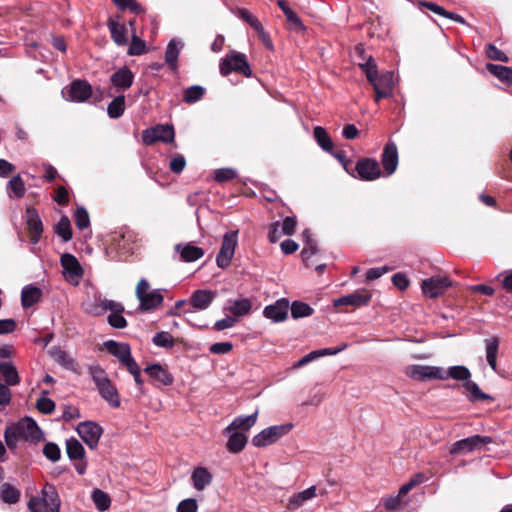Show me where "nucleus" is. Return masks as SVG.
I'll list each match as a JSON object with an SVG mask.
<instances>
[{
  "label": "nucleus",
  "mask_w": 512,
  "mask_h": 512,
  "mask_svg": "<svg viewBox=\"0 0 512 512\" xmlns=\"http://www.w3.org/2000/svg\"><path fill=\"white\" fill-rule=\"evenodd\" d=\"M55 233L62 238L64 242L71 240L72 229L71 223L67 216L61 217L57 225L55 226Z\"/></svg>",
  "instance_id": "nucleus-47"
},
{
  "label": "nucleus",
  "mask_w": 512,
  "mask_h": 512,
  "mask_svg": "<svg viewBox=\"0 0 512 512\" xmlns=\"http://www.w3.org/2000/svg\"><path fill=\"white\" fill-rule=\"evenodd\" d=\"M107 311L123 312L124 307L121 303L115 302L105 298H96L95 302L91 305L89 312L94 316H101Z\"/></svg>",
  "instance_id": "nucleus-23"
},
{
  "label": "nucleus",
  "mask_w": 512,
  "mask_h": 512,
  "mask_svg": "<svg viewBox=\"0 0 512 512\" xmlns=\"http://www.w3.org/2000/svg\"><path fill=\"white\" fill-rule=\"evenodd\" d=\"M427 480V477L424 473H416L414 474L407 483L403 484L400 487V494L407 495L414 487L424 483Z\"/></svg>",
  "instance_id": "nucleus-50"
},
{
  "label": "nucleus",
  "mask_w": 512,
  "mask_h": 512,
  "mask_svg": "<svg viewBox=\"0 0 512 512\" xmlns=\"http://www.w3.org/2000/svg\"><path fill=\"white\" fill-rule=\"evenodd\" d=\"M471 373L469 369L465 366L457 365L452 366L448 370L444 369V377L441 380H447L448 378H452L457 381H468L470 379Z\"/></svg>",
  "instance_id": "nucleus-37"
},
{
  "label": "nucleus",
  "mask_w": 512,
  "mask_h": 512,
  "mask_svg": "<svg viewBox=\"0 0 512 512\" xmlns=\"http://www.w3.org/2000/svg\"><path fill=\"white\" fill-rule=\"evenodd\" d=\"M61 265L63 267L64 274L67 275L70 280L74 278L78 279L83 274V269L81 268L77 258L72 254H63L61 256Z\"/></svg>",
  "instance_id": "nucleus-26"
},
{
  "label": "nucleus",
  "mask_w": 512,
  "mask_h": 512,
  "mask_svg": "<svg viewBox=\"0 0 512 512\" xmlns=\"http://www.w3.org/2000/svg\"><path fill=\"white\" fill-rule=\"evenodd\" d=\"M122 313L123 312L112 311L107 318L109 325L116 329L125 328L127 326V321L123 317Z\"/></svg>",
  "instance_id": "nucleus-61"
},
{
  "label": "nucleus",
  "mask_w": 512,
  "mask_h": 512,
  "mask_svg": "<svg viewBox=\"0 0 512 512\" xmlns=\"http://www.w3.org/2000/svg\"><path fill=\"white\" fill-rule=\"evenodd\" d=\"M205 93V89L202 86L194 85L191 87H188L184 91L183 100L186 103L192 104L197 101H199Z\"/></svg>",
  "instance_id": "nucleus-48"
},
{
  "label": "nucleus",
  "mask_w": 512,
  "mask_h": 512,
  "mask_svg": "<svg viewBox=\"0 0 512 512\" xmlns=\"http://www.w3.org/2000/svg\"><path fill=\"white\" fill-rule=\"evenodd\" d=\"M176 512H198V503L194 498H186L180 501L176 507Z\"/></svg>",
  "instance_id": "nucleus-63"
},
{
  "label": "nucleus",
  "mask_w": 512,
  "mask_h": 512,
  "mask_svg": "<svg viewBox=\"0 0 512 512\" xmlns=\"http://www.w3.org/2000/svg\"><path fill=\"white\" fill-rule=\"evenodd\" d=\"M355 170L360 179L373 181L381 176L379 163L372 158L360 159L355 166Z\"/></svg>",
  "instance_id": "nucleus-16"
},
{
  "label": "nucleus",
  "mask_w": 512,
  "mask_h": 512,
  "mask_svg": "<svg viewBox=\"0 0 512 512\" xmlns=\"http://www.w3.org/2000/svg\"><path fill=\"white\" fill-rule=\"evenodd\" d=\"M313 309L306 303L294 301L291 305V315L294 319L312 315Z\"/></svg>",
  "instance_id": "nucleus-49"
},
{
  "label": "nucleus",
  "mask_w": 512,
  "mask_h": 512,
  "mask_svg": "<svg viewBox=\"0 0 512 512\" xmlns=\"http://www.w3.org/2000/svg\"><path fill=\"white\" fill-rule=\"evenodd\" d=\"M77 432L81 439L86 443L89 448L94 449L97 447L99 439L103 433L102 427L93 421L81 422L77 427Z\"/></svg>",
  "instance_id": "nucleus-13"
},
{
  "label": "nucleus",
  "mask_w": 512,
  "mask_h": 512,
  "mask_svg": "<svg viewBox=\"0 0 512 512\" xmlns=\"http://www.w3.org/2000/svg\"><path fill=\"white\" fill-rule=\"evenodd\" d=\"M450 285L451 281L447 276H434L424 280L421 287L425 296L436 298L442 295Z\"/></svg>",
  "instance_id": "nucleus-15"
},
{
  "label": "nucleus",
  "mask_w": 512,
  "mask_h": 512,
  "mask_svg": "<svg viewBox=\"0 0 512 512\" xmlns=\"http://www.w3.org/2000/svg\"><path fill=\"white\" fill-rule=\"evenodd\" d=\"M104 347L106 350L116 357L118 361L123 365L126 369L129 365H133L136 363L135 359L131 355V348L127 343H120L114 340H107L104 342Z\"/></svg>",
  "instance_id": "nucleus-14"
},
{
  "label": "nucleus",
  "mask_w": 512,
  "mask_h": 512,
  "mask_svg": "<svg viewBox=\"0 0 512 512\" xmlns=\"http://www.w3.org/2000/svg\"><path fill=\"white\" fill-rule=\"evenodd\" d=\"M0 380H3L9 386L19 384L20 377L16 367L11 362L0 361Z\"/></svg>",
  "instance_id": "nucleus-30"
},
{
  "label": "nucleus",
  "mask_w": 512,
  "mask_h": 512,
  "mask_svg": "<svg viewBox=\"0 0 512 512\" xmlns=\"http://www.w3.org/2000/svg\"><path fill=\"white\" fill-rule=\"evenodd\" d=\"M257 418L258 411L248 416H238L223 430V434L228 436L226 448L229 452L239 453L245 448L248 441L245 432L255 425Z\"/></svg>",
  "instance_id": "nucleus-1"
},
{
  "label": "nucleus",
  "mask_w": 512,
  "mask_h": 512,
  "mask_svg": "<svg viewBox=\"0 0 512 512\" xmlns=\"http://www.w3.org/2000/svg\"><path fill=\"white\" fill-rule=\"evenodd\" d=\"M213 476L205 467H196L191 474V482L197 491H203L211 484Z\"/></svg>",
  "instance_id": "nucleus-27"
},
{
  "label": "nucleus",
  "mask_w": 512,
  "mask_h": 512,
  "mask_svg": "<svg viewBox=\"0 0 512 512\" xmlns=\"http://www.w3.org/2000/svg\"><path fill=\"white\" fill-rule=\"evenodd\" d=\"M288 309L289 301L285 298H281L275 303L266 306L263 310V315L273 322H282L287 319Z\"/></svg>",
  "instance_id": "nucleus-17"
},
{
  "label": "nucleus",
  "mask_w": 512,
  "mask_h": 512,
  "mask_svg": "<svg viewBox=\"0 0 512 512\" xmlns=\"http://www.w3.org/2000/svg\"><path fill=\"white\" fill-rule=\"evenodd\" d=\"M175 137L174 128L171 125H157L152 128L143 130L142 142L145 145H152L157 141L164 143L173 142Z\"/></svg>",
  "instance_id": "nucleus-10"
},
{
  "label": "nucleus",
  "mask_w": 512,
  "mask_h": 512,
  "mask_svg": "<svg viewBox=\"0 0 512 512\" xmlns=\"http://www.w3.org/2000/svg\"><path fill=\"white\" fill-rule=\"evenodd\" d=\"M313 134L316 142L324 151L331 152L333 150V142L331 137L323 127L316 126L314 128Z\"/></svg>",
  "instance_id": "nucleus-39"
},
{
  "label": "nucleus",
  "mask_w": 512,
  "mask_h": 512,
  "mask_svg": "<svg viewBox=\"0 0 512 512\" xmlns=\"http://www.w3.org/2000/svg\"><path fill=\"white\" fill-rule=\"evenodd\" d=\"M371 300L370 292L366 290H358L351 294L342 296L334 300V306L349 305L353 307H361L367 305Z\"/></svg>",
  "instance_id": "nucleus-18"
},
{
  "label": "nucleus",
  "mask_w": 512,
  "mask_h": 512,
  "mask_svg": "<svg viewBox=\"0 0 512 512\" xmlns=\"http://www.w3.org/2000/svg\"><path fill=\"white\" fill-rule=\"evenodd\" d=\"M237 244L238 230L228 231L224 234L221 248L216 257V263L219 268L225 269L230 266Z\"/></svg>",
  "instance_id": "nucleus-7"
},
{
  "label": "nucleus",
  "mask_w": 512,
  "mask_h": 512,
  "mask_svg": "<svg viewBox=\"0 0 512 512\" xmlns=\"http://www.w3.org/2000/svg\"><path fill=\"white\" fill-rule=\"evenodd\" d=\"M487 70L501 82L512 86V68L508 66L488 63Z\"/></svg>",
  "instance_id": "nucleus-34"
},
{
  "label": "nucleus",
  "mask_w": 512,
  "mask_h": 512,
  "mask_svg": "<svg viewBox=\"0 0 512 512\" xmlns=\"http://www.w3.org/2000/svg\"><path fill=\"white\" fill-rule=\"evenodd\" d=\"M491 442L492 439L488 436L473 435L453 443L449 449V453L451 455L469 453L474 450H478Z\"/></svg>",
  "instance_id": "nucleus-11"
},
{
  "label": "nucleus",
  "mask_w": 512,
  "mask_h": 512,
  "mask_svg": "<svg viewBox=\"0 0 512 512\" xmlns=\"http://www.w3.org/2000/svg\"><path fill=\"white\" fill-rule=\"evenodd\" d=\"M237 173L232 168H220L215 170L214 179L218 183L227 182L236 178Z\"/></svg>",
  "instance_id": "nucleus-56"
},
{
  "label": "nucleus",
  "mask_w": 512,
  "mask_h": 512,
  "mask_svg": "<svg viewBox=\"0 0 512 512\" xmlns=\"http://www.w3.org/2000/svg\"><path fill=\"white\" fill-rule=\"evenodd\" d=\"M463 387L468 392V397L471 401L491 400L492 399L491 396L483 393L480 390L479 386L471 380L464 382Z\"/></svg>",
  "instance_id": "nucleus-45"
},
{
  "label": "nucleus",
  "mask_w": 512,
  "mask_h": 512,
  "mask_svg": "<svg viewBox=\"0 0 512 512\" xmlns=\"http://www.w3.org/2000/svg\"><path fill=\"white\" fill-rule=\"evenodd\" d=\"M219 72L222 76H228L232 72L242 74L248 78L252 76V70L246 55L237 51H231L220 59Z\"/></svg>",
  "instance_id": "nucleus-5"
},
{
  "label": "nucleus",
  "mask_w": 512,
  "mask_h": 512,
  "mask_svg": "<svg viewBox=\"0 0 512 512\" xmlns=\"http://www.w3.org/2000/svg\"><path fill=\"white\" fill-rule=\"evenodd\" d=\"M108 27L113 41L119 45L124 46L128 43L126 26L114 19L108 20Z\"/></svg>",
  "instance_id": "nucleus-31"
},
{
  "label": "nucleus",
  "mask_w": 512,
  "mask_h": 512,
  "mask_svg": "<svg viewBox=\"0 0 512 512\" xmlns=\"http://www.w3.org/2000/svg\"><path fill=\"white\" fill-rule=\"evenodd\" d=\"M0 497L8 504H15L20 499V491L9 483H4L0 487Z\"/></svg>",
  "instance_id": "nucleus-40"
},
{
  "label": "nucleus",
  "mask_w": 512,
  "mask_h": 512,
  "mask_svg": "<svg viewBox=\"0 0 512 512\" xmlns=\"http://www.w3.org/2000/svg\"><path fill=\"white\" fill-rule=\"evenodd\" d=\"M384 172L387 176L392 175L398 166V150L393 142H388L383 150L381 157Z\"/></svg>",
  "instance_id": "nucleus-19"
},
{
  "label": "nucleus",
  "mask_w": 512,
  "mask_h": 512,
  "mask_svg": "<svg viewBox=\"0 0 512 512\" xmlns=\"http://www.w3.org/2000/svg\"><path fill=\"white\" fill-rule=\"evenodd\" d=\"M354 57L358 60L357 64L363 71V64L372 62L373 64H376L374 58L371 55H367L365 52V49L363 45L359 44L354 49Z\"/></svg>",
  "instance_id": "nucleus-59"
},
{
  "label": "nucleus",
  "mask_w": 512,
  "mask_h": 512,
  "mask_svg": "<svg viewBox=\"0 0 512 512\" xmlns=\"http://www.w3.org/2000/svg\"><path fill=\"white\" fill-rule=\"evenodd\" d=\"M17 424L21 431L22 439L30 442H38L42 440V432L33 419L25 418L19 421Z\"/></svg>",
  "instance_id": "nucleus-20"
},
{
  "label": "nucleus",
  "mask_w": 512,
  "mask_h": 512,
  "mask_svg": "<svg viewBox=\"0 0 512 512\" xmlns=\"http://www.w3.org/2000/svg\"><path fill=\"white\" fill-rule=\"evenodd\" d=\"M252 309V301L248 298H239L229 302L228 311L236 318L248 315Z\"/></svg>",
  "instance_id": "nucleus-32"
},
{
  "label": "nucleus",
  "mask_w": 512,
  "mask_h": 512,
  "mask_svg": "<svg viewBox=\"0 0 512 512\" xmlns=\"http://www.w3.org/2000/svg\"><path fill=\"white\" fill-rule=\"evenodd\" d=\"M145 288H149V282L142 278L136 286V297L139 301V309L141 311H151L160 307L163 303V295L159 289L152 290L148 295L142 296Z\"/></svg>",
  "instance_id": "nucleus-6"
},
{
  "label": "nucleus",
  "mask_w": 512,
  "mask_h": 512,
  "mask_svg": "<svg viewBox=\"0 0 512 512\" xmlns=\"http://www.w3.org/2000/svg\"><path fill=\"white\" fill-rule=\"evenodd\" d=\"M405 495L400 494V490L398 491V494L395 496H389L382 499V503L386 510H397L401 507L403 501L402 498Z\"/></svg>",
  "instance_id": "nucleus-62"
},
{
  "label": "nucleus",
  "mask_w": 512,
  "mask_h": 512,
  "mask_svg": "<svg viewBox=\"0 0 512 512\" xmlns=\"http://www.w3.org/2000/svg\"><path fill=\"white\" fill-rule=\"evenodd\" d=\"M146 43L136 34L132 35L131 43L128 48V54L131 56H139L146 53Z\"/></svg>",
  "instance_id": "nucleus-52"
},
{
  "label": "nucleus",
  "mask_w": 512,
  "mask_h": 512,
  "mask_svg": "<svg viewBox=\"0 0 512 512\" xmlns=\"http://www.w3.org/2000/svg\"><path fill=\"white\" fill-rule=\"evenodd\" d=\"M487 58L500 62H508L509 58L502 50L498 49L494 44H488L486 46Z\"/></svg>",
  "instance_id": "nucleus-55"
},
{
  "label": "nucleus",
  "mask_w": 512,
  "mask_h": 512,
  "mask_svg": "<svg viewBox=\"0 0 512 512\" xmlns=\"http://www.w3.org/2000/svg\"><path fill=\"white\" fill-rule=\"evenodd\" d=\"M152 341L156 346L159 347L171 348L174 346V339L172 335L165 331L156 333Z\"/></svg>",
  "instance_id": "nucleus-54"
},
{
  "label": "nucleus",
  "mask_w": 512,
  "mask_h": 512,
  "mask_svg": "<svg viewBox=\"0 0 512 512\" xmlns=\"http://www.w3.org/2000/svg\"><path fill=\"white\" fill-rule=\"evenodd\" d=\"M125 111V96L119 95L115 97L107 107V113L110 118L117 119L123 115Z\"/></svg>",
  "instance_id": "nucleus-41"
},
{
  "label": "nucleus",
  "mask_w": 512,
  "mask_h": 512,
  "mask_svg": "<svg viewBox=\"0 0 512 512\" xmlns=\"http://www.w3.org/2000/svg\"><path fill=\"white\" fill-rule=\"evenodd\" d=\"M120 10L129 9L135 14L143 12V8L135 0H112Z\"/></svg>",
  "instance_id": "nucleus-58"
},
{
  "label": "nucleus",
  "mask_w": 512,
  "mask_h": 512,
  "mask_svg": "<svg viewBox=\"0 0 512 512\" xmlns=\"http://www.w3.org/2000/svg\"><path fill=\"white\" fill-rule=\"evenodd\" d=\"M216 295L217 293L215 291L196 290L190 297V304L194 309L205 310L211 305Z\"/></svg>",
  "instance_id": "nucleus-25"
},
{
  "label": "nucleus",
  "mask_w": 512,
  "mask_h": 512,
  "mask_svg": "<svg viewBox=\"0 0 512 512\" xmlns=\"http://www.w3.org/2000/svg\"><path fill=\"white\" fill-rule=\"evenodd\" d=\"M42 290L33 285L23 287L21 292V304L24 308H29L40 301Z\"/></svg>",
  "instance_id": "nucleus-33"
},
{
  "label": "nucleus",
  "mask_w": 512,
  "mask_h": 512,
  "mask_svg": "<svg viewBox=\"0 0 512 512\" xmlns=\"http://www.w3.org/2000/svg\"><path fill=\"white\" fill-rule=\"evenodd\" d=\"M27 506L30 512H60L61 499L56 487L46 483L38 495L29 499Z\"/></svg>",
  "instance_id": "nucleus-3"
},
{
  "label": "nucleus",
  "mask_w": 512,
  "mask_h": 512,
  "mask_svg": "<svg viewBox=\"0 0 512 512\" xmlns=\"http://www.w3.org/2000/svg\"><path fill=\"white\" fill-rule=\"evenodd\" d=\"M363 72L367 80L375 90V102L378 103L382 98L389 97L393 92V72L387 71L382 74L378 73L377 65L371 61L365 63Z\"/></svg>",
  "instance_id": "nucleus-2"
},
{
  "label": "nucleus",
  "mask_w": 512,
  "mask_h": 512,
  "mask_svg": "<svg viewBox=\"0 0 512 512\" xmlns=\"http://www.w3.org/2000/svg\"><path fill=\"white\" fill-rule=\"evenodd\" d=\"M63 94L69 101L85 102L92 95V86L86 80L77 79L66 87Z\"/></svg>",
  "instance_id": "nucleus-12"
},
{
  "label": "nucleus",
  "mask_w": 512,
  "mask_h": 512,
  "mask_svg": "<svg viewBox=\"0 0 512 512\" xmlns=\"http://www.w3.org/2000/svg\"><path fill=\"white\" fill-rule=\"evenodd\" d=\"M7 192L9 197L15 198H22L25 195L26 187L20 175H16L9 180L7 183Z\"/></svg>",
  "instance_id": "nucleus-38"
},
{
  "label": "nucleus",
  "mask_w": 512,
  "mask_h": 512,
  "mask_svg": "<svg viewBox=\"0 0 512 512\" xmlns=\"http://www.w3.org/2000/svg\"><path fill=\"white\" fill-rule=\"evenodd\" d=\"M43 454L47 459H49L52 462L58 461L61 457L60 448L58 447V445L52 442L45 444L43 448Z\"/></svg>",
  "instance_id": "nucleus-60"
},
{
  "label": "nucleus",
  "mask_w": 512,
  "mask_h": 512,
  "mask_svg": "<svg viewBox=\"0 0 512 512\" xmlns=\"http://www.w3.org/2000/svg\"><path fill=\"white\" fill-rule=\"evenodd\" d=\"M499 347V341L497 338L486 340V359L489 366L496 371L497 369V352Z\"/></svg>",
  "instance_id": "nucleus-42"
},
{
  "label": "nucleus",
  "mask_w": 512,
  "mask_h": 512,
  "mask_svg": "<svg viewBox=\"0 0 512 512\" xmlns=\"http://www.w3.org/2000/svg\"><path fill=\"white\" fill-rule=\"evenodd\" d=\"M75 224L80 230L86 229L90 225L88 212L83 207H79L75 211Z\"/></svg>",
  "instance_id": "nucleus-57"
},
{
  "label": "nucleus",
  "mask_w": 512,
  "mask_h": 512,
  "mask_svg": "<svg viewBox=\"0 0 512 512\" xmlns=\"http://www.w3.org/2000/svg\"><path fill=\"white\" fill-rule=\"evenodd\" d=\"M302 236L305 240V244L301 251V256L305 264L309 266V260L313 255L317 253V245L316 242L311 238V232L309 230H304Z\"/></svg>",
  "instance_id": "nucleus-36"
},
{
  "label": "nucleus",
  "mask_w": 512,
  "mask_h": 512,
  "mask_svg": "<svg viewBox=\"0 0 512 512\" xmlns=\"http://www.w3.org/2000/svg\"><path fill=\"white\" fill-rule=\"evenodd\" d=\"M405 375L416 381L441 380L444 368L430 365L413 364L405 368Z\"/></svg>",
  "instance_id": "nucleus-9"
},
{
  "label": "nucleus",
  "mask_w": 512,
  "mask_h": 512,
  "mask_svg": "<svg viewBox=\"0 0 512 512\" xmlns=\"http://www.w3.org/2000/svg\"><path fill=\"white\" fill-rule=\"evenodd\" d=\"M133 80L134 75L128 67L120 68L110 77L111 84L122 91L129 89L133 84Z\"/></svg>",
  "instance_id": "nucleus-24"
},
{
  "label": "nucleus",
  "mask_w": 512,
  "mask_h": 512,
  "mask_svg": "<svg viewBox=\"0 0 512 512\" xmlns=\"http://www.w3.org/2000/svg\"><path fill=\"white\" fill-rule=\"evenodd\" d=\"M176 253L180 255V259L184 262H194L202 258L205 254L201 247L192 243H178L174 246Z\"/></svg>",
  "instance_id": "nucleus-21"
},
{
  "label": "nucleus",
  "mask_w": 512,
  "mask_h": 512,
  "mask_svg": "<svg viewBox=\"0 0 512 512\" xmlns=\"http://www.w3.org/2000/svg\"><path fill=\"white\" fill-rule=\"evenodd\" d=\"M285 16L291 30L297 33L303 32L305 30V26L303 25L301 19L292 9H286Z\"/></svg>",
  "instance_id": "nucleus-51"
},
{
  "label": "nucleus",
  "mask_w": 512,
  "mask_h": 512,
  "mask_svg": "<svg viewBox=\"0 0 512 512\" xmlns=\"http://www.w3.org/2000/svg\"><path fill=\"white\" fill-rule=\"evenodd\" d=\"M89 374L100 394V396L113 408L120 407V395L117 388L109 379L107 373L99 365L89 367Z\"/></svg>",
  "instance_id": "nucleus-4"
},
{
  "label": "nucleus",
  "mask_w": 512,
  "mask_h": 512,
  "mask_svg": "<svg viewBox=\"0 0 512 512\" xmlns=\"http://www.w3.org/2000/svg\"><path fill=\"white\" fill-rule=\"evenodd\" d=\"M37 409L43 414H50L55 409V403L48 397L42 396L37 400Z\"/></svg>",
  "instance_id": "nucleus-64"
},
{
  "label": "nucleus",
  "mask_w": 512,
  "mask_h": 512,
  "mask_svg": "<svg viewBox=\"0 0 512 512\" xmlns=\"http://www.w3.org/2000/svg\"><path fill=\"white\" fill-rule=\"evenodd\" d=\"M4 439L9 449H15L17 447L19 440L22 439L18 424H13L6 428Z\"/></svg>",
  "instance_id": "nucleus-43"
},
{
  "label": "nucleus",
  "mask_w": 512,
  "mask_h": 512,
  "mask_svg": "<svg viewBox=\"0 0 512 512\" xmlns=\"http://www.w3.org/2000/svg\"><path fill=\"white\" fill-rule=\"evenodd\" d=\"M292 427V424H282L265 428L252 438V444L255 447L269 446L289 433Z\"/></svg>",
  "instance_id": "nucleus-8"
},
{
  "label": "nucleus",
  "mask_w": 512,
  "mask_h": 512,
  "mask_svg": "<svg viewBox=\"0 0 512 512\" xmlns=\"http://www.w3.org/2000/svg\"><path fill=\"white\" fill-rule=\"evenodd\" d=\"M237 17L248 23L254 30L258 29L262 24L261 22L247 9L238 8L235 11Z\"/></svg>",
  "instance_id": "nucleus-53"
},
{
  "label": "nucleus",
  "mask_w": 512,
  "mask_h": 512,
  "mask_svg": "<svg viewBox=\"0 0 512 512\" xmlns=\"http://www.w3.org/2000/svg\"><path fill=\"white\" fill-rule=\"evenodd\" d=\"M92 500L99 511H106L110 508L111 498L101 489H94L92 492Z\"/></svg>",
  "instance_id": "nucleus-44"
},
{
  "label": "nucleus",
  "mask_w": 512,
  "mask_h": 512,
  "mask_svg": "<svg viewBox=\"0 0 512 512\" xmlns=\"http://www.w3.org/2000/svg\"><path fill=\"white\" fill-rule=\"evenodd\" d=\"M183 44L181 41L172 39L165 51V61L170 69L175 70L177 68V60Z\"/></svg>",
  "instance_id": "nucleus-35"
},
{
  "label": "nucleus",
  "mask_w": 512,
  "mask_h": 512,
  "mask_svg": "<svg viewBox=\"0 0 512 512\" xmlns=\"http://www.w3.org/2000/svg\"><path fill=\"white\" fill-rule=\"evenodd\" d=\"M145 372L150 378L157 381L161 385L169 386L173 383V376L160 364H152L145 368Z\"/></svg>",
  "instance_id": "nucleus-29"
},
{
  "label": "nucleus",
  "mask_w": 512,
  "mask_h": 512,
  "mask_svg": "<svg viewBox=\"0 0 512 512\" xmlns=\"http://www.w3.org/2000/svg\"><path fill=\"white\" fill-rule=\"evenodd\" d=\"M316 486H311L301 492L293 494L287 504L288 510H296L303 506L307 501L316 497Z\"/></svg>",
  "instance_id": "nucleus-28"
},
{
  "label": "nucleus",
  "mask_w": 512,
  "mask_h": 512,
  "mask_svg": "<svg viewBox=\"0 0 512 512\" xmlns=\"http://www.w3.org/2000/svg\"><path fill=\"white\" fill-rule=\"evenodd\" d=\"M27 226L30 232L31 241L36 244L42 235L43 225L37 211L28 207L26 209Z\"/></svg>",
  "instance_id": "nucleus-22"
},
{
  "label": "nucleus",
  "mask_w": 512,
  "mask_h": 512,
  "mask_svg": "<svg viewBox=\"0 0 512 512\" xmlns=\"http://www.w3.org/2000/svg\"><path fill=\"white\" fill-rule=\"evenodd\" d=\"M67 455L72 460H81L84 457L85 450L77 439H69L66 442Z\"/></svg>",
  "instance_id": "nucleus-46"
}]
</instances>
